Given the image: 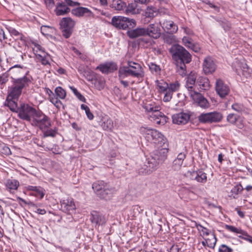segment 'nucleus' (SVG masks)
Returning <instances> with one entry per match:
<instances>
[{"instance_id":"f257e3e1","label":"nucleus","mask_w":252,"mask_h":252,"mask_svg":"<svg viewBox=\"0 0 252 252\" xmlns=\"http://www.w3.org/2000/svg\"><path fill=\"white\" fill-rule=\"evenodd\" d=\"M173 59L176 61L178 71L181 75L186 73V63L190 62L191 58L190 54L183 47L176 45L170 49Z\"/></svg>"},{"instance_id":"f03ea898","label":"nucleus","mask_w":252,"mask_h":252,"mask_svg":"<svg viewBox=\"0 0 252 252\" xmlns=\"http://www.w3.org/2000/svg\"><path fill=\"white\" fill-rule=\"evenodd\" d=\"M127 66H121L119 68L120 78H126L129 76L136 77L141 82L144 77V72L141 65L135 62L128 61Z\"/></svg>"},{"instance_id":"7ed1b4c3","label":"nucleus","mask_w":252,"mask_h":252,"mask_svg":"<svg viewBox=\"0 0 252 252\" xmlns=\"http://www.w3.org/2000/svg\"><path fill=\"white\" fill-rule=\"evenodd\" d=\"M146 111L149 113V119L158 125H164L166 122V117L161 112L160 106L152 101H146L143 105Z\"/></svg>"},{"instance_id":"20e7f679","label":"nucleus","mask_w":252,"mask_h":252,"mask_svg":"<svg viewBox=\"0 0 252 252\" xmlns=\"http://www.w3.org/2000/svg\"><path fill=\"white\" fill-rule=\"evenodd\" d=\"M140 131L145 139L149 143L159 145V146L167 145L166 139L158 131L145 127H141Z\"/></svg>"},{"instance_id":"39448f33","label":"nucleus","mask_w":252,"mask_h":252,"mask_svg":"<svg viewBox=\"0 0 252 252\" xmlns=\"http://www.w3.org/2000/svg\"><path fill=\"white\" fill-rule=\"evenodd\" d=\"M31 124L32 126L38 127L43 130L49 128L51 126L50 118L40 110H36Z\"/></svg>"},{"instance_id":"423d86ee","label":"nucleus","mask_w":252,"mask_h":252,"mask_svg":"<svg viewBox=\"0 0 252 252\" xmlns=\"http://www.w3.org/2000/svg\"><path fill=\"white\" fill-rule=\"evenodd\" d=\"M36 109L28 104L21 103L17 112L18 117L22 120L31 123Z\"/></svg>"},{"instance_id":"0eeeda50","label":"nucleus","mask_w":252,"mask_h":252,"mask_svg":"<svg viewBox=\"0 0 252 252\" xmlns=\"http://www.w3.org/2000/svg\"><path fill=\"white\" fill-rule=\"evenodd\" d=\"M223 118L222 113L218 111L201 113L198 117L199 122L202 124H212L220 122Z\"/></svg>"},{"instance_id":"6e6552de","label":"nucleus","mask_w":252,"mask_h":252,"mask_svg":"<svg viewBox=\"0 0 252 252\" xmlns=\"http://www.w3.org/2000/svg\"><path fill=\"white\" fill-rule=\"evenodd\" d=\"M112 25L118 29L126 30L135 25V20L123 16H114L111 20Z\"/></svg>"},{"instance_id":"1a4fd4ad","label":"nucleus","mask_w":252,"mask_h":252,"mask_svg":"<svg viewBox=\"0 0 252 252\" xmlns=\"http://www.w3.org/2000/svg\"><path fill=\"white\" fill-rule=\"evenodd\" d=\"M75 22L70 17L63 18L60 25L62 29L63 35L66 38H69L72 33Z\"/></svg>"},{"instance_id":"9d476101","label":"nucleus","mask_w":252,"mask_h":252,"mask_svg":"<svg viewBox=\"0 0 252 252\" xmlns=\"http://www.w3.org/2000/svg\"><path fill=\"white\" fill-rule=\"evenodd\" d=\"M194 103L203 109L208 108L210 105L208 100L200 93L196 91L189 94Z\"/></svg>"},{"instance_id":"9b49d317","label":"nucleus","mask_w":252,"mask_h":252,"mask_svg":"<svg viewBox=\"0 0 252 252\" xmlns=\"http://www.w3.org/2000/svg\"><path fill=\"white\" fill-rule=\"evenodd\" d=\"M215 91L221 98H224L230 92L229 87L220 79H217L215 83Z\"/></svg>"},{"instance_id":"f8f14e48","label":"nucleus","mask_w":252,"mask_h":252,"mask_svg":"<svg viewBox=\"0 0 252 252\" xmlns=\"http://www.w3.org/2000/svg\"><path fill=\"white\" fill-rule=\"evenodd\" d=\"M8 72L13 80L24 76H27L28 73L25 67L19 64L15 65L10 67Z\"/></svg>"},{"instance_id":"ddd939ff","label":"nucleus","mask_w":252,"mask_h":252,"mask_svg":"<svg viewBox=\"0 0 252 252\" xmlns=\"http://www.w3.org/2000/svg\"><path fill=\"white\" fill-rule=\"evenodd\" d=\"M187 175L191 180H195L200 183L205 184L207 180V174L202 170L189 171Z\"/></svg>"},{"instance_id":"4468645a","label":"nucleus","mask_w":252,"mask_h":252,"mask_svg":"<svg viewBox=\"0 0 252 252\" xmlns=\"http://www.w3.org/2000/svg\"><path fill=\"white\" fill-rule=\"evenodd\" d=\"M61 210L67 214H71L76 209L73 199L71 198H64L61 201Z\"/></svg>"},{"instance_id":"2eb2a0df","label":"nucleus","mask_w":252,"mask_h":252,"mask_svg":"<svg viewBox=\"0 0 252 252\" xmlns=\"http://www.w3.org/2000/svg\"><path fill=\"white\" fill-rule=\"evenodd\" d=\"M159 163L153 156L148 158L143 165L142 168L144 170L143 173L151 174L158 168Z\"/></svg>"},{"instance_id":"dca6fc26","label":"nucleus","mask_w":252,"mask_h":252,"mask_svg":"<svg viewBox=\"0 0 252 252\" xmlns=\"http://www.w3.org/2000/svg\"><path fill=\"white\" fill-rule=\"evenodd\" d=\"M146 34L155 39L158 38L160 36V29L159 24L156 23L150 24L146 28Z\"/></svg>"},{"instance_id":"f3484780","label":"nucleus","mask_w":252,"mask_h":252,"mask_svg":"<svg viewBox=\"0 0 252 252\" xmlns=\"http://www.w3.org/2000/svg\"><path fill=\"white\" fill-rule=\"evenodd\" d=\"M180 84L178 81L168 84L167 92L164 94L163 98L164 102H169L172 98L173 93L179 91Z\"/></svg>"},{"instance_id":"a211bd4d","label":"nucleus","mask_w":252,"mask_h":252,"mask_svg":"<svg viewBox=\"0 0 252 252\" xmlns=\"http://www.w3.org/2000/svg\"><path fill=\"white\" fill-rule=\"evenodd\" d=\"M166 146L155 151L151 155L159 164L163 163L167 158L168 149L166 147Z\"/></svg>"},{"instance_id":"6ab92c4d","label":"nucleus","mask_w":252,"mask_h":252,"mask_svg":"<svg viewBox=\"0 0 252 252\" xmlns=\"http://www.w3.org/2000/svg\"><path fill=\"white\" fill-rule=\"evenodd\" d=\"M197 75L195 73L191 72L186 78L185 87L188 90L189 95L195 92L194 86L196 84Z\"/></svg>"},{"instance_id":"aec40b11","label":"nucleus","mask_w":252,"mask_h":252,"mask_svg":"<svg viewBox=\"0 0 252 252\" xmlns=\"http://www.w3.org/2000/svg\"><path fill=\"white\" fill-rule=\"evenodd\" d=\"M159 24L163 30L169 34H173L178 31V26L171 20H165Z\"/></svg>"},{"instance_id":"412c9836","label":"nucleus","mask_w":252,"mask_h":252,"mask_svg":"<svg viewBox=\"0 0 252 252\" xmlns=\"http://www.w3.org/2000/svg\"><path fill=\"white\" fill-rule=\"evenodd\" d=\"M216 69V65L212 58L208 57L204 60L203 69L206 74H211Z\"/></svg>"},{"instance_id":"4be33fe9","label":"nucleus","mask_w":252,"mask_h":252,"mask_svg":"<svg viewBox=\"0 0 252 252\" xmlns=\"http://www.w3.org/2000/svg\"><path fill=\"white\" fill-rule=\"evenodd\" d=\"M190 118V116L185 113H180L174 114L172 117V122L177 125H185L187 123Z\"/></svg>"},{"instance_id":"5701e85b","label":"nucleus","mask_w":252,"mask_h":252,"mask_svg":"<svg viewBox=\"0 0 252 252\" xmlns=\"http://www.w3.org/2000/svg\"><path fill=\"white\" fill-rule=\"evenodd\" d=\"M96 69L99 70L103 73H108L117 69V65L113 62L106 63L97 66Z\"/></svg>"},{"instance_id":"b1692460","label":"nucleus","mask_w":252,"mask_h":252,"mask_svg":"<svg viewBox=\"0 0 252 252\" xmlns=\"http://www.w3.org/2000/svg\"><path fill=\"white\" fill-rule=\"evenodd\" d=\"M31 82L32 81L30 77L27 76H24L13 80L14 85L22 90L25 88L28 87Z\"/></svg>"},{"instance_id":"393cba45","label":"nucleus","mask_w":252,"mask_h":252,"mask_svg":"<svg viewBox=\"0 0 252 252\" xmlns=\"http://www.w3.org/2000/svg\"><path fill=\"white\" fill-rule=\"evenodd\" d=\"M90 220L95 225H102L106 222L104 217L96 211H93L91 213Z\"/></svg>"},{"instance_id":"a878e982","label":"nucleus","mask_w":252,"mask_h":252,"mask_svg":"<svg viewBox=\"0 0 252 252\" xmlns=\"http://www.w3.org/2000/svg\"><path fill=\"white\" fill-rule=\"evenodd\" d=\"M70 8L63 2H58L56 5L54 12L57 16H63L69 12Z\"/></svg>"},{"instance_id":"bb28decb","label":"nucleus","mask_w":252,"mask_h":252,"mask_svg":"<svg viewBox=\"0 0 252 252\" xmlns=\"http://www.w3.org/2000/svg\"><path fill=\"white\" fill-rule=\"evenodd\" d=\"M196 85L201 90H208L210 88V81L209 79L204 76H199L197 77Z\"/></svg>"},{"instance_id":"cd10ccee","label":"nucleus","mask_w":252,"mask_h":252,"mask_svg":"<svg viewBox=\"0 0 252 252\" xmlns=\"http://www.w3.org/2000/svg\"><path fill=\"white\" fill-rule=\"evenodd\" d=\"M127 34L130 38H135L140 36H145L146 35V30H145V28H138L134 30L127 31Z\"/></svg>"},{"instance_id":"c85d7f7f","label":"nucleus","mask_w":252,"mask_h":252,"mask_svg":"<svg viewBox=\"0 0 252 252\" xmlns=\"http://www.w3.org/2000/svg\"><path fill=\"white\" fill-rule=\"evenodd\" d=\"M114 189L112 188H110L108 185L107 187H106V188L101 191L97 193V195L100 198L107 200L110 199L111 198Z\"/></svg>"},{"instance_id":"c756f323","label":"nucleus","mask_w":252,"mask_h":252,"mask_svg":"<svg viewBox=\"0 0 252 252\" xmlns=\"http://www.w3.org/2000/svg\"><path fill=\"white\" fill-rule=\"evenodd\" d=\"M22 91L21 89L13 84L10 88L8 98L17 99L21 95Z\"/></svg>"},{"instance_id":"7c9ffc66","label":"nucleus","mask_w":252,"mask_h":252,"mask_svg":"<svg viewBox=\"0 0 252 252\" xmlns=\"http://www.w3.org/2000/svg\"><path fill=\"white\" fill-rule=\"evenodd\" d=\"M102 123L100 126L104 130L111 131L114 127L113 121L108 117H103L101 119Z\"/></svg>"},{"instance_id":"2f4dec72","label":"nucleus","mask_w":252,"mask_h":252,"mask_svg":"<svg viewBox=\"0 0 252 252\" xmlns=\"http://www.w3.org/2000/svg\"><path fill=\"white\" fill-rule=\"evenodd\" d=\"M109 6L115 10L122 11L126 8V3L122 0H113L110 3Z\"/></svg>"},{"instance_id":"473e14b6","label":"nucleus","mask_w":252,"mask_h":252,"mask_svg":"<svg viewBox=\"0 0 252 252\" xmlns=\"http://www.w3.org/2000/svg\"><path fill=\"white\" fill-rule=\"evenodd\" d=\"M5 186L6 189L11 192L12 190H15L18 189L19 183L15 179H9L6 181Z\"/></svg>"},{"instance_id":"72a5a7b5","label":"nucleus","mask_w":252,"mask_h":252,"mask_svg":"<svg viewBox=\"0 0 252 252\" xmlns=\"http://www.w3.org/2000/svg\"><path fill=\"white\" fill-rule=\"evenodd\" d=\"M185 157L186 155L184 153H181L178 154L177 158L173 162L172 167L175 170H177L180 168Z\"/></svg>"},{"instance_id":"f704fd0d","label":"nucleus","mask_w":252,"mask_h":252,"mask_svg":"<svg viewBox=\"0 0 252 252\" xmlns=\"http://www.w3.org/2000/svg\"><path fill=\"white\" fill-rule=\"evenodd\" d=\"M72 14L77 17H82L85 14H91V11L87 8L79 7L73 9L71 11Z\"/></svg>"},{"instance_id":"c9c22d12","label":"nucleus","mask_w":252,"mask_h":252,"mask_svg":"<svg viewBox=\"0 0 252 252\" xmlns=\"http://www.w3.org/2000/svg\"><path fill=\"white\" fill-rule=\"evenodd\" d=\"M14 99L7 97L5 102V105L8 107L10 110L12 112L17 113L19 110V107L18 106L17 102Z\"/></svg>"},{"instance_id":"e433bc0d","label":"nucleus","mask_w":252,"mask_h":252,"mask_svg":"<svg viewBox=\"0 0 252 252\" xmlns=\"http://www.w3.org/2000/svg\"><path fill=\"white\" fill-rule=\"evenodd\" d=\"M108 185L103 181H98L94 183L92 185V188L97 194V193L101 191Z\"/></svg>"},{"instance_id":"4c0bfd02","label":"nucleus","mask_w":252,"mask_h":252,"mask_svg":"<svg viewBox=\"0 0 252 252\" xmlns=\"http://www.w3.org/2000/svg\"><path fill=\"white\" fill-rule=\"evenodd\" d=\"M137 6V2L134 0V2L128 3L126 7L125 13L127 15L136 14L138 13L136 7Z\"/></svg>"},{"instance_id":"58836bf2","label":"nucleus","mask_w":252,"mask_h":252,"mask_svg":"<svg viewBox=\"0 0 252 252\" xmlns=\"http://www.w3.org/2000/svg\"><path fill=\"white\" fill-rule=\"evenodd\" d=\"M38 62L44 65L50 64L49 60L50 59V56L46 52H42L41 54H37V57L36 58Z\"/></svg>"},{"instance_id":"ea45409f","label":"nucleus","mask_w":252,"mask_h":252,"mask_svg":"<svg viewBox=\"0 0 252 252\" xmlns=\"http://www.w3.org/2000/svg\"><path fill=\"white\" fill-rule=\"evenodd\" d=\"M243 189H244L242 185L241 184H238L231 189L228 196L231 198H237L238 194L242 192Z\"/></svg>"},{"instance_id":"a19ab883","label":"nucleus","mask_w":252,"mask_h":252,"mask_svg":"<svg viewBox=\"0 0 252 252\" xmlns=\"http://www.w3.org/2000/svg\"><path fill=\"white\" fill-rule=\"evenodd\" d=\"M156 85L158 92L160 93H164V94L167 92L168 87V84L165 81L161 80H157Z\"/></svg>"},{"instance_id":"79ce46f5","label":"nucleus","mask_w":252,"mask_h":252,"mask_svg":"<svg viewBox=\"0 0 252 252\" xmlns=\"http://www.w3.org/2000/svg\"><path fill=\"white\" fill-rule=\"evenodd\" d=\"M157 8L153 6H148L145 13V16L148 18H153L157 14Z\"/></svg>"},{"instance_id":"37998d69","label":"nucleus","mask_w":252,"mask_h":252,"mask_svg":"<svg viewBox=\"0 0 252 252\" xmlns=\"http://www.w3.org/2000/svg\"><path fill=\"white\" fill-rule=\"evenodd\" d=\"M94 84L95 87L98 90H102L105 86V80L102 77H97L95 78Z\"/></svg>"},{"instance_id":"c03bdc74","label":"nucleus","mask_w":252,"mask_h":252,"mask_svg":"<svg viewBox=\"0 0 252 252\" xmlns=\"http://www.w3.org/2000/svg\"><path fill=\"white\" fill-rule=\"evenodd\" d=\"M225 228L229 231L240 234V235L243 236H244V235H246V233H247L246 231L241 229V228H236L232 225L226 224L225 225Z\"/></svg>"},{"instance_id":"a18cd8bd","label":"nucleus","mask_w":252,"mask_h":252,"mask_svg":"<svg viewBox=\"0 0 252 252\" xmlns=\"http://www.w3.org/2000/svg\"><path fill=\"white\" fill-rule=\"evenodd\" d=\"M27 189L29 190H32L35 191L36 192L35 195L39 196L40 198H43L44 195V193H43L42 189L39 187L32 186H28L27 187Z\"/></svg>"},{"instance_id":"49530a36","label":"nucleus","mask_w":252,"mask_h":252,"mask_svg":"<svg viewBox=\"0 0 252 252\" xmlns=\"http://www.w3.org/2000/svg\"><path fill=\"white\" fill-rule=\"evenodd\" d=\"M55 92L57 96L60 99H64L66 97V94L65 91L61 87H57L55 90Z\"/></svg>"},{"instance_id":"de8ad7c7","label":"nucleus","mask_w":252,"mask_h":252,"mask_svg":"<svg viewBox=\"0 0 252 252\" xmlns=\"http://www.w3.org/2000/svg\"><path fill=\"white\" fill-rule=\"evenodd\" d=\"M43 137H46L48 136H51L52 137H54L57 134V130L53 129H46L45 130H43Z\"/></svg>"},{"instance_id":"09e8293b","label":"nucleus","mask_w":252,"mask_h":252,"mask_svg":"<svg viewBox=\"0 0 252 252\" xmlns=\"http://www.w3.org/2000/svg\"><path fill=\"white\" fill-rule=\"evenodd\" d=\"M32 50L35 54L36 58L37 57V54H41L42 52H45L42 47L39 44H35L32 47Z\"/></svg>"},{"instance_id":"8fccbe9b","label":"nucleus","mask_w":252,"mask_h":252,"mask_svg":"<svg viewBox=\"0 0 252 252\" xmlns=\"http://www.w3.org/2000/svg\"><path fill=\"white\" fill-rule=\"evenodd\" d=\"M231 107L233 110L239 113H241L245 110V108L243 105L240 103L233 104Z\"/></svg>"},{"instance_id":"3c124183","label":"nucleus","mask_w":252,"mask_h":252,"mask_svg":"<svg viewBox=\"0 0 252 252\" xmlns=\"http://www.w3.org/2000/svg\"><path fill=\"white\" fill-rule=\"evenodd\" d=\"M84 76L89 81H93L94 77V72L90 70L84 71Z\"/></svg>"},{"instance_id":"603ef678","label":"nucleus","mask_w":252,"mask_h":252,"mask_svg":"<svg viewBox=\"0 0 252 252\" xmlns=\"http://www.w3.org/2000/svg\"><path fill=\"white\" fill-rule=\"evenodd\" d=\"M197 228L198 230L201 233V235L203 236H208L210 233L209 229L200 224L197 225Z\"/></svg>"},{"instance_id":"864d4df0","label":"nucleus","mask_w":252,"mask_h":252,"mask_svg":"<svg viewBox=\"0 0 252 252\" xmlns=\"http://www.w3.org/2000/svg\"><path fill=\"white\" fill-rule=\"evenodd\" d=\"M50 101L58 108L62 105V102L55 96L51 97Z\"/></svg>"},{"instance_id":"5fc2aeb1","label":"nucleus","mask_w":252,"mask_h":252,"mask_svg":"<svg viewBox=\"0 0 252 252\" xmlns=\"http://www.w3.org/2000/svg\"><path fill=\"white\" fill-rule=\"evenodd\" d=\"M238 116L234 114H229L227 117V121L232 124H234L238 120Z\"/></svg>"},{"instance_id":"6e6d98bb","label":"nucleus","mask_w":252,"mask_h":252,"mask_svg":"<svg viewBox=\"0 0 252 252\" xmlns=\"http://www.w3.org/2000/svg\"><path fill=\"white\" fill-rule=\"evenodd\" d=\"M46 7L49 9H52L55 6L54 0H43Z\"/></svg>"},{"instance_id":"4d7b16f0","label":"nucleus","mask_w":252,"mask_h":252,"mask_svg":"<svg viewBox=\"0 0 252 252\" xmlns=\"http://www.w3.org/2000/svg\"><path fill=\"white\" fill-rule=\"evenodd\" d=\"M233 250L226 245L222 244L219 249V252H232Z\"/></svg>"},{"instance_id":"13d9d810","label":"nucleus","mask_w":252,"mask_h":252,"mask_svg":"<svg viewBox=\"0 0 252 252\" xmlns=\"http://www.w3.org/2000/svg\"><path fill=\"white\" fill-rule=\"evenodd\" d=\"M175 39V36L173 34H170V35H164V41L168 44H171Z\"/></svg>"},{"instance_id":"bf43d9fd","label":"nucleus","mask_w":252,"mask_h":252,"mask_svg":"<svg viewBox=\"0 0 252 252\" xmlns=\"http://www.w3.org/2000/svg\"><path fill=\"white\" fill-rule=\"evenodd\" d=\"M149 68L151 71L155 72L156 73L159 72L160 70L159 66L154 63H151L149 65Z\"/></svg>"},{"instance_id":"052dcab7","label":"nucleus","mask_w":252,"mask_h":252,"mask_svg":"<svg viewBox=\"0 0 252 252\" xmlns=\"http://www.w3.org/2000/svg\"><path fill=\"white\" fill-rule=\"evenodd\" d=\"M202 2L209 5L211 8H214L217 11H219V7L214 4L210 0H202Z\"/></svg>"},{"instance_id":"680f3d73","label":"nucleus","mask_w":252,"mask_h":252,"mask_svg":"<svg viewBox=\"0 0 252 252\" xmlns=\"http://www.w3.org/2000/svg\"><path fill=\"white\" fill-rule=\"evenodd\" d=\"M238 237L252 243V236L249 235L247 232L244 236L239 235Z\"/></svg>"},{"instance_id":"e2e57ef3","label":"nucleus","mask_w":252,"mask_h":252,"mask_svg":"<svg viewBox=\"0 0 252 252\" xmlns=\"http://www.w3.org/2000/svg\"><path fill=\"white\" fill-rule=\"evenodd\" d=\"M64 2L66 3V5L70 6H75L80 5V3L78 2L73 1L72 0H64Z\"/></svg>"},{"instance_id":"0e129e2a","label":"nucleus","mask_w":252,"mask_h":252,"mask_svg":"<svg viewBox=\"0 0 252 252\" xmlns=\"http://www.w3.org/2000/svg\"><path fill=\"white\" fill-rule=\"evenodd\" d=\"M53 28L48 26H43L41 27V32L43 34H48V30H52Z\"/></svg>"},{"instance_id":"69168bd1","label":"nucleus","mask_w":252,"mask_h":252,"mask_svg":"<svg viewBox=\"0 0 252 252\" xmlns=\"http://www.w3.org/2000/svg\"><path fill=\"white\" fill-rule=\"evenodd\" d=\"M217 239L215 235H213V240L211 239V241L208 243V247L210 248H214L216 245Z\"/></svg>"},{"instance_id":"338daca9","label":"nucleus","mask_w":252,"mask_h":252,"mask_svg":"<svg viewBox=\"0 0 252 252\" xmlns=\"http://www.w3.org/2000/svg\"><path fill=\"white\" fill-rule=\"evenodd\" d=\"M7 38L4 31L2 29H0V41L5 40Z\"/></svg>"},{"instance_id":"774afa93","label":"nucleus","mask_w":252,"mask_h":252,"mask_svg":"<svg viewBox=\"0 0 252 252\" xmlns=\"http://www.w3.org/2000/svg\"><path fill=\"white\" fill-rule=\"evenodd\" d=\"M118 77L121 83L124 86V87L126 88L128 86V82L126 81H124V79L125 78H120L119 76V70L118 71Z\"/></svg>"}]
</instances>
